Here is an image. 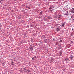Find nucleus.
Here are the masks:
<instances>
[{
	"mask_svg": "<svg viewBox=\"0 0 74 74\" xmlns=\"http://www.w3.org/2000/svg\"><path fill=\"white\" fill-rule=\"evenodd\" d=\"M65 24H66V22H64L62 23L61 25L62 27H63L65 25Z\"/></svg>",
	"mask_w": 74,
	"mask_h": 74,
	"instance_id": "obj_1",
	"label": "nucleus"
},
{
	"mask_svg": "<svg viewBox=\"0 0 74 74\" xmlns=\"http://www.w3.org/2000/svg\"><path fill=\"white\" fill-rule=\"evenodd\" d=\"M72 10H71V12L74 13V8H72Z\"/></svg>",
	"mask_w": 74,
	"mask_h": 74,
	"instance_id": "obj_2",
	"label": "nucleus"
},
{
	"mask_svg": "<svg viewBox=\"0 0 74 74\" xmlns=\"http://www.w3.org/2000/svg\"><path fill=\"white\" fill-rule=\"evenodd\" d=\"M65 15H69V11H67L65 14Z\"/></svg>",
	"mask_w": 74,
	"mask_h": 74,
	"instance_id": "obj_3",
	"label": "nucleus"
},
{
	"mask_svg": "<svg viewBox=\"0 0 74 74\" xmlns=\"http://www.w3.org/2000/svg\"><path fill=\"white\" fill-rule=\"evenodd\" d=\"M54 61V59L53 58H52L51 59V60H50V62H53V61Z\"/></svg>",
	"mask_w": 74,
	"mask_h": 74,
	"instance_id": "obj_4",
	"label": "nucleus"
},
{
	"mask_svg": "<svg viewBox=\"0 0 74 74\" xmlns=\"http://www.w3.org/2000/svg\"><path fill=\"white\" fill-rule=\"evenodd\" d=\"M63 53L62 52H60V53H59V56H60L62 55V54Z\"/></svg>",
	"mask_w": 74,
	"mask_h": 74,
	"instance_id": "obj_5",
	"label": "nucleus"
},
{
	"mask_svg": "<svg viewBox=\"0 0 74 74\" xmlns=\"http://www.w3.org/2000/svg\"><path fill=\"white\" fill-rule=\"evenodd\" d=\"M36 56H35L34 57H32V60H34V59H36Z\"/></svg>",
	"mask_w": 74,
	"mask_h": 74,
	"instance_id": "obj_6",
	"label": "nucleus"
},
{
	"mask_svg": "<svg viewBox=\"0 0 74 74\" xmlns=\"http://www.w3.org/2000/svg\"><path fill=\"white\" fill-rule=\"evenodd\" d=\"M60 30V29L59 28H57L56 29V30L57 32H58V31H59Z\"/></svg>",
	"mask_w": 74,
	"mask_h": 74,
	"instance_id": "obj_7",
	"label": "nucleus"
},
{
	"mask_svg": "<svg viewBox=\"0 0 74 74\" xmlns=\"http://www.w3.org/2000/svg\"><path fill=\"white\" fill-rule=\"evenodd\" d=\"M69 58L71 60H72V59H73V57H70Z\"/></svg>",
	"mask_w": 74,
	"mask_h": 74,
	"instance_id": "obj_8",
	"label": "nucleus"
},
{
	"mask_svg": "<svg viewBox=\"0 0 74 74\" xmlns=\"http://www.w3.org/2000/svg\"><path fill=\"white\" fill-rule=\"evenodd\" d=\"M13 63H14V62H12H12L11 63L12 65H14V64Z\"/></svg>",
	"mask_w": 74,
	"mask_h": 74,
	"instance_id": "obj_9",
	"label": "nucleus"
},
{
	"mask_svg": "<svg viewBox=\"0 0 74 74\" xmlns=\"http://www.w3.org/2000/svg\"><path fill=\"white\" fill-rule=\"evenodd\" d=\"M31 41L32 42H33V39H31Z\"/></svg>",
	"mask_w": 74,
	"mask_h": 74,
	"instance_id": "obj_10",
	"label": "nucleus"
},
{
	"mask_svg": "<svg viewBox=\"0 0 74 74\" xmlns=\"http://www.w3.org/2000/svg\"><path fill=\"white\" fill-rule=\"evenodd\" d=\"M67 60H69V59L68 58H66L65 60V61H67Z\"/></svg>",
	"mask_w": 74,
	"mask_h": 74,
	"instance_id": "obj_11",
	"label": "nucleus"
},
{
	"mask_svg": "<svg viewBox=\"0 0 74 74\" xmlns=\"http://www.w3.org/2000/svg\"><path fill=\"white\" fill-rule=\"evenodd\" d=\"M24 70H27V69L26 68H24Z\"/></svg>",
	"mask_w": 74,
	"mask_h": 74,
	"instance_id": "obj_12",
	"label": "nucleus"
},
{
	"mask_svg": "<svg viewBox=\"0 0 74 74\" xmlns=\"http://www.w3.org/2000/svg\"><path fill=\"white\" fill-rule=\"evenodd\" d=\"M40 15H42V12H40Z\"/></svg>",
	"mask_w": 74,
	"mask_h": 74,
	"instance_id": "obj_13",
	"label": "nucleus"
},
{
	"mask_svg": "<svg viewBox=\"0 0 74 74\" xmlns=\"http://www.w3.org/2000/svg\"><path fill=\"white\" fill-rule=\"evenodd\" d=\"M62 42V40H60V42Z\"/></svg>",
	"mask_w": 74,
	"mask_h": 74,
	"instance_id": "obj_14",
	"label": "nucleus"
},
{
	"mask_svg": "<svg viewBox=\"0 0 74 74\" xmlns=\"http://www.w3.org/2000/svg\"><path fill=\"white\" fill-rule=\"evenodd\" d=\"M28 65H29V66H30L31 65V64L30 63H29Z\"/></svg>",
	"mask_w": 74,
	"mask_h": 74,
	"instance_id": "obj_15",
	"label": "nucleus"
},
{
	"mask_svg": "<svg viewBox=\"0 0 74 74\" xmlns=\"http://www.w3.org/2000/svg\"><path fill=\"white\" fill-rule=\"evenodd\" d=\"M27 27H29V25L27 26Z\"/></svg>",
	"mask_w": 74,
	"mask_h": 74,
	"instance_id": "obj_16",
	"label": "nucleus"
},
{
	"mask_svg": "<svg viewBox=\"0 0 74 74\" xmlns=\"http://www.w3.org/2000/svg\"><path fill=\"white\" fill-rule=\"evenodd\" d=\"M74 28H73L72 29V30H74Z\"/></svg>",
	"mask_w": 74,
	"mask_h": 74,
	"instance_id": "obj_17",
	"label": "nucleus"
},
{
	"mask_svg": "<svg viewBox=\"0 0 74 74\" xmlns=\"http://www.w3.org/2000/svg\"><path fill=\"white\" fill-rule=\"evenodd\" d=\"M73 34H72L71 35V36H73Z\"/></svg>",
	"mask_w": 74,
	"mask_h": 74,
	"instance_id": "obj_18",
	"label": "nucleus"
},
{
	"mask_svg": "<svg viewBox=\"0 0 74 74\" xmlns=\"http://www.w3.org/2000/svg\"><path fill=\"white\" fill-rule=\"evenodd\" d=\"M30 27H32V25H31Z\"/></svg>",
	"mask_w": 74,
	"mask_h": 74,
	"instance_id": "obj_19",
	"label": "nucleus"
},
{
	"mask_svg": "<svg viewBox=\"0 0 74 74\" xmlns=\"http://www.w3.org/2000/svg\"><path fill=\"white\" fill-rule=\"evenodd\" d=\"M71 18H72V17H71Z\"/></svg>",
	"mask_w": 74,
	"mask_h": 74,
	"instance_id": "obj_20",
	"label": "nucleus"
},
{
	"mask_svg": "<svg viewBox=\"0 0 74 74\" xmlns=\"http://www.w3.org/2000/svg\"><path fill=\"white\" fill-rule=\"evenodd\" d=\"M11 60H12V59H11Z\"/></svg>",
	"mask_w": 74,
	"mask_h": 74,
	"instance_id": "obj_21",
	"label": "nucleus"
}]
</instances>
